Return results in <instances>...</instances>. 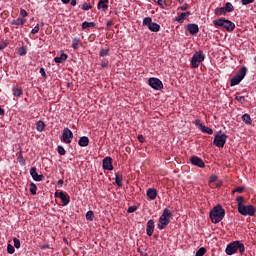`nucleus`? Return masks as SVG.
I'll return each instance as SVG.
<instances>
[{
    "instance_id": "c756f323",
    "label": "nucleus",
    "mask_w": 256,
    "mask_h": 256,
    "mask_svg": "<svg viewBox=\"0 0 256 256\" xmlns=\"http://www.w3.org/2000/svg\"><path fill=\"white\" fill-rule=\"evenodd\" d=\"M200 131H202V133H207L208 135H213V129L207 127V126H201Z\"/></svg>"
},
{
    "instance_id": "423d86ee",
    "label": "nucleus",
    "mask_w": 256,
    "mask_h": 256,
    "mask_svg": "<svg viewBox=\"0 0 256 256\" xmlns=\"http://www.w3.org/2000/svg\"><path fill=\"white\" fill-rule=\"evenodd\" d=\"M245 75H247V67L243 66L230 80V87H235V85H239V83H241V80L245 79Z\"/></svg>"
},
{
    "instance_id": "20e7f679",
    "label": "nucleus",
    "mask_w": 256,
    "mask_h": 256,
    "mask_svg": "<svg viewBox=\"0 0 256 256\" xmlns=\"http://www.w3.org/2000/svg\"><path fill=\"white\" fill-rule=\"evenodd\" d=\"M213 25L217 29H219V27H221L222 29H226V31H228L229 33H231V31H235V23L225 18H219L214 20Z\"/></svg>"
},
{
    "instance_id": "13d9d810",
    "label": "nucleus",
    "mask_w": 256,
    "mask_h": 256,
    "mask_svg": "<svg viewBox=\"0 0 256 256\" xmlns=\"http://www.w3.org/2000/svg\"><path fill=\"white\" fill-rule=\"evenodd\" d=\"M101 67L107 68L109 67V63L108 62H101Z\"/></svg>"
},
{
    "instance_id": "bb28decb",
    "label": "nucleus",
    "mask_w": 256,
    "mask_h": 256,
    "mask_svg": "<svg viewBox=\"0 0 256 256\" xmlns=\"http://www.w3.org/2000/svg\"><path fill=\"white\" fill-rule=\"evenodd\" d=\"M12 93H13L14 97H21V95H23V88L14 87L12 89Z\"/></svg>"
},
{
    "instance_id": "0eeeda50",
    "label": "nucleus",
    "mask_w": 256,
    "mask_h": 256,
    "mask_svg": "<svg viewBox=\"0 0 256 256\" xmlns=\"http://www.w3.org/2000/svg\"><path fill=\"white\" fill-rule=\"evenodd\" d=\"M238 213H240V215H243L244 217H247V215L249 217H255V213H256V208L253 205H241L240 207H238Z\"/></svg>"
},
{
    "instance_id": "ea45409f",
    "label": "nucleus",
    "mask_w": 256,
    "mask_h": 256,
    "mask_svg": "<svg viewBox=\"0 0 256 256\" xmlns=\"http://www.w3.org/2000/svg\"><path fill=\"white\" fill-rule=\"evenodd\" d=\"M157 5H159L161 9H165V7H167V2L165 0H158Z\"/></svg>"
},
{
    "instance_id": "0e129e2a",
    "label": "nucleus",
    "mask_w": 256,
    "mask_h": 256,
    "mask_svg": "<svg viewBox=\"0 0 256 256\" xmlns=\"http://www.w3.org/2000/svg\"><path fill=\"white\" fill-rule=\"evenodd\" d=\"M61 1H62V3H64V5H67L68 3L71 2V0H61Z\"/></svg>"
},
{
    "instance_id": "7ed1b4c3",
    "label": "nucleus",
    "mask_w": 256,
    "mask_h": 256,
    "mask_svg": "<svg viewBox=\"0 0 256 256\" xmlns=\"http://www.w3.org/2000/svg\"><path fill=\"white\" fill-rule=\"evenodd\" d=\"M172 218L173 213L171 212V210L165 208L159 218L158 229H160V231H163V229H167V226L171 223Z\"/></svg>"
},
{
    "instance_id": "1a4fd4ad",
    "label": "nucleus",
    "mask_w": 256,
    "mask_h": 256,
    "mask_svg": "<svg viewBox=\"0 0 256 256\" xmlns=\"http://www.w3.org/2000/svg\"><path fill=\"white\" fill-rule=\"evenodd\" d=\"M205 61V54L203 52H195L191 59V65L193 69H197L200 63Z\"/></svg>"
},
{
    "instance_id": "f704fd0d",
    "label": "nucleus",
    "mask_w": 256,
    "mask_h": 256,
    "mask_svg": "<svg viewBox=\"0 0 256 256\" xmlns=\"http://www.w3.org/2000/svg\"><path fill=\"white\" fill-rule=\"evenodd\" d=\"M235 100L238 101V103H241L242 105L245 103V96H240L239 93L235 95Z\"/></svg>"
},
{
    "instance_id": "680f3d73",
    "label": "nucleus",
    "mask_w": 256,
    "mask_h": 256,
    "mask_svg": "<svg viewBox=\"0 0 256 256\" xmlns=\"http://www.w3.org/2000/svg\"><path fill=\"white\" fill-rule=\"evenodd\" d=\"M3 115H5V109L0 106V117H3Z\"/></svg>"
},
{
    "instance_id": "8fccbe9b",
    "label": "nucleus",
    "mask_w": 256,
    "mask_h": 256,
    "mask_svg": "<svg viewBox=\"0 0 256 256\" xmlns=\"http://www.w3.org/2000/svg\"><path fill=\"white\" fill-rule=\"evenodd\" d=\"M137 211V206L128 207L127 213H135Z\"/></svg>"
},
{
    "instance_id": "3c124183",
    "label": "nucleus",
    "mask_w": 256,
    "mask_h": 256,
    "mask_svg": "<svg viewBox=\"0 0 256 256\" xmlns=\"http://www.w3.org/2000/svg\"><path fill=\"white\" fill-rule=\"evenodd\" d=\"M178 9H180V11H187L189 9V4H183Z\"/></svg>"
},
{
    "instance_id": "a878e982",
    "label": "nucleus",
    "mask_w": 256,
    "mask_h": 256,
    "mask_svg": "<svg viewBox=\"0 0 256 256\" xmlns=\"http://www.w3.org/2000/svg\"><path fill=\"white\" fill-rule=\"evenodd\" d=\"M115 183L119 187H123V175L115 173Z\"/></svg>"
},
{
    "instance_id": "9d476101",
    "label": "nucleus",
    "mask_w": 256,
    "mask_h": 256,
    "mask_svg": "<svg viewBox=\"0 0 256 256\" xmlns=\"http://www.w3.org/2000/svg\"><path fill=\"white\" fill-rule=\"evenodd\" d=\"M234 10H235V7H233V4H231V2H227L225 4V7L215 9V15H218V16L225 15L226 13H232V11Z\"/></svg>"
},
{
    "instance_id": "37998d69",
    "label": "nucleus",
    "mask_w": 256,
    "mask_h": 256,
    "mask_svg": "<svg viewBox=\"0 0 256 256\" xmlns=\"http://www.w3.org/2000/svg\"><path fill=\"white\" fill-rule=\"evenodd\" d=\"M7 253H9L10 255H13V253H15V247H13V245L11 244H8Z\"/></svg>"
},
{
    "instance_id": "473e14b6",
    "label": "nucleus",
    "mask_w": 256,
    "mask_h": 256,
    "mask_svg": "<svg viewBox=\"0 0 256 256\" xmlns=\"http://www.w3.org/2000/svg\"><path fill=\"white\" fill-rule=\"evenodd\" d=\"M8 46H9V42L7 40L0 41V51H3V49H7Z\"/></svg>"
},
{
    "instance_id": "cd10ccee",
    "label": "nucleus",
    "mask_w": 256,
    "mask_h": 256,
    "mask_svg": "<svg viewBox=\"0 0 256 256\" xmlns=\"http://www.w3.org/2000/svg\"><path fill=\"white\" fill-rule=\"evenodd\" d=\"M187 19V16H185V12H182L178 17L174 18V21H177L178 23H183Z\"/></svg>"
},
{
    "instance_id": "a18cd8bd",
    "label": "nucleus",
    "mask_w": 256,
    "mask_h": 256,
    "mask_svg": "<svg viewBox=\"0 0 256 256\" xmlns=\"http://www.w3.org/2000/svg\"><path fill=\"white\" fill-rule=\"evenodd\" d=\"M39 24H37L32 30H31V34L32 35H37V33H39Z\"/></svg>"
},
{
    "instance_id": "4468645a",
    "label": "nucleus",
    "mask_w": 256,
    "mask_h": 256,
    "mask_svg": "<svg viewBox=\"0 0 256 256\" xmlns=\"http://www.w3.org/2000/svg\"><path fill=\"white\" fill-rule=\"evenodd\" d=\"M102 167L105 171H113V158L106 157L102 161Z\"/></svg>"
},
{
    "instance_id": "864d4df0",
    "label": "nucleus",
    "mask_w": 256,
    "mask_h": 256,
    "mask_svg": "<svg viewBox=\"0 0 256 256\" xmlns=\"http://www.w3.org/2000/svg\"><path fill=\"white\" fill-rule=\"evenodd\" d=\"M20 15H21V17L25 18V17H27L29 14L25 11V9H21V10H20Z\"/></svg>"
},
{
    "instance_id": "a211bd4d",
    "label": "nucleus",
    "mask_w": 256,
    "mask_h": 256,
    "mask_svg": "<svg viewBox=\"0 0 256 256\" xmlns=\"http://www.w3.org/2000/svg\"><path fill=\"white\" fill-rule=\"evenodd\" d=\"M97 9L99 11H108L109 9V0H99L97 4Z\"/></svg>"
},
{
    "instance_id": "c9c22d12",
    "label": "nucleus",
    "mask_w": 256,
    "mask_h": 256,
    "mask_svg": "<svg viewBox=\"0 0 256 256\" xmlns=\"http://www.w3.org/2000/svg\"><path fill=\"white\" fill-rule=\"evenodd\" d=\"M207 253V249L205 247H201L197 250L195 256H204Z\"/></svg>"
},
{
    "instance_id": "412c9836",
    "label": "nucleus",
    "mask_w": 256,
    "mask_h": 256,
    "mask_svg": "<svg viewBox=\"0 0 256 256\" xmlns=\"http://www.w3.org/2000/svg\"><path fill=\"white\" fill-rule=\"evenodd\" d=\"M78 145L80 147H89V137H87V136L80 137V139L78 141Z\"/></svg>"
},
{
    "instance_id": "6e6552de",
    "label": "nucleus",
    "mask_w": 256,
    "mask_h": 256,
    "mask_svg": "<svg viewBox=\"0 0 256 256\" xmlns=\"http://www.w3.org/2000/svg\"><path fill=\"white\" fill-rule=\"evenodd\" d=\"M225 143H227V134L219 131L214 136L213 145H215V147H218L219 149H223L225 147Z\"/></svg>"
},
{
    "instance_id": "c85d7f7f",
    "label": "nucleus",
    "mask_w": 256,
    "mask_h": 256,
    "mask_svg": "<svg viewBox=\"0 0 256 256\" xmlns=\"http://www.w3.org/2000/svg\"><path fill=\"white\" fill-rule=\"evenodd\" d=\"M242 121L246 124V125H251V116L249 114H244L242 115Z\"/></svg>"
},
{
    "instance_id": "ddd939ff",
    "label": "nucleus",
    "mask_w": 256,
    "mask_h": 256,
    "mask_svg": "<svg viewBox=\"0 0 256 256\" xmlns=\"http://www.w3.org/2000/svg\"><path fill=\"white\" fill-rule=\"evenodd\" d=\"M62 139L67 145L71 143V140L73 139V132L71 131V129L64 128L62 132Z\"/></svg>"
},
{
    "instance_id": "b1692460",
    "label": "nucleus",
    "mask_w": 256,
    "mask_h": 256,
    "mask_svg": "<svg viewBox=\"0 0 256 256\" xmlns=\"http://www.w3.org/2000/svg\"><path fill=\"white\" fill-rule=\"evenodd\" d=\"M79 47H81V39L80 38H73L72 40V48L77 51V49H79Z\"/></svg>"
},
{
    "instance_id": "f257e3e1",
    "label": "nucleus",
    "mask_w": 256,
    "mask_h": 256,
    "mask_svg": "<svg viewBox=\"0 0 256 256\" xmlns=\"http://www.w3.org/2000/svg\"><path fill=\"white\" fill-rule=\"evenodd\" d=\"M237 251H239L240 255L245 254V244L241 243L239 240L229 243L225 249L226 255H235Z\"/></svg>"
},
{
    "instance_id": "79ce46f5",
    "label": "nucleus",
    "mask_w": 256,
    "mask_h": 256,
    "mask_svg": "<svg viewBox=\"0 0 256 256\" xmlns=\"http://www.w3.org/2000/svg\"><path fill=\"white\" fill-rule=\"evenodd\" d=\"M13 242H14V247H15L16 249H20V248H21V241H20L19 239L14 238V239H13Z\"/></svg>"
},
{
    "instance_id": "a19ab883",
    "label": "nucleus",
    "mask_w": 256,
    "mask_h": 256,
    "mask_svg": "<svg viewBox=\"0 0 256 256\" xmlns=\"http://www.w3.org/2000/svg\"><path fill=\"white\" fill-rule=\"evenodd\" d=\"M100 57H107L109 55V49H102L99 52Z\"/></svg>"
},
{
    "instance_id": "4be33fe9",
    "label": "nucleus",
    "mask_w": 256,
    "mask_h": 256,
    "mask_svg": "<svg viewBox=\"0 0 256 256\" xmlns=\"http://www.w3.org/2000/svg\"><path fill=\"white\" fill-rule=\"evenodd\" d=\"M25 23H27V19L25 18H17L11 21V25H16L17 27L25 25Z\"/></svg>"
},
{
    "instance_id": "bf43d9fd",
    "label": "nucleus",
    "mask_w": 256,
    "mask_h": 256,
    "mask_svg": "<svg viewBox=\"0 0 256 256\" xmlns=\"http://www.w3.org/2000/svg\"><path fill=\"white\" fill-rule=\"evenodd\" d=\"M63 183H65V181L63 179L58 180L57 185H59V187H63Z\"/></svg>"
},
{
    "instance_id": "6e6d98bb",
    "label": "nucleus",
    "mask_w": 256,
    "mask_h": 256,
    "mask_svg": "<svg viewBox=\"0 0 256 256\" xmlns=\"http://www.w3.org/2000/svg\"><path fill=\"white\" fill-rule=\"evenodd\" d=\"M138 141H139L140 143H145V138L143 137V135H139V136H138Z\"/></svg>"
},
{
    "instance_id": "4c0bfd02",
    "label": "nucleus",
    "mask_w": 256,
    "mask_h": 256,
    "mask_svg": "<svg viewBox=\"0 0 256 256\" xmlns=\"http://www.w3.org/2000/svg\"><path fill=\"white\" fill-rule=\"evenodd\" d=\"M81 9L83 11H89V9H93V6H91V4H87V2H85V3L82 4Z\"/></svg>"
},
{
    "instance_id": "de8ad7c7",
    "label": "nucleus",
    "mask_w": 256,
    "mask_h": 256,
    "mask_svg": "<svg viewBox=\"0 0 256 256\" xmlns=\"http://www.w3.org/2000/svg\"><path fill=\"white\" fill-rule=\"evenodd\" d=\"M251 3H255V0H241L242 5H251Z\"/></svg>"
},
{
    "instance_id": "2eb2a0df",
    "label": "nucleus",
    "mask_w": 256,
    "mask_h": 256,
    "mask_svg": "<svg viewBox=\"0 0 256 256\" xmlns=\"http://www.w3.org/2000/svg\"><path fill=\"white\" fill-rule=\"evenodd\" d=\"M190 163H192L195 167H200V169L205 168V162L198 156L190 157Z\"/></svg>"
},
{
    "instance_id": "7c9ffc66",
    "label": "nucleus",
    "mask_w": 256,
    "mask_h": 256,
    "mask_svg": "<svg viewBox=\"0 0 256 256\" xmlns=\"http://www.w3.org/2000/svg\"><path fill=\"white\" fill-rule=\"evenodd\" d=\"M95 25H96L95 22L85 21V22L82 23V29H89L91 27H95Z\"/></svg>"
},
{
    "instance_id": "e2e57ef3",
    "label": "nucleus",
    "mask_w": 256,
    "mask_h": 256,
    "mask_svg": "<svg viewBox=\"0 0 256 256\" xmlns=\"http://www.w3.org/2000/svg\"><path fill=\"white\" fill-rule=\"evenodd\" d=\"M70 5H72V7H75V5H77V0H71Z\"/></svg>"
},
{
    "instance_id": "69168bd1",
    "label": "nucleus",
    "mask_w": 256,
    "mask_h": 256,
    "mask_svg": "<svg viewBox=\"0 0 256 256\" xmlns=\"http://www.w3.org/2000/svg\"><path fill=\"white\" fill-rule=\"evenodd\" d=\"M186 17H189L191 15V11L184 12Z\"/></svg>"
},
{
    "instance_id": "c03bdc74",
    "label": "nucleus",
    "mask_w": 256,
    "mask_h": 256,
    "mask_svg": "<svg viewBox=\"0 0 256 256\" xmlns=\"http://www.w3.org/2000/svg\"><path fill=\"white\" fill-rule=\"evenodd\" d=\"M57 151H58L59 155H65L67 153L63 146H58Z\"/></svg>"
},
{
    "instance_id": "603ef678",
    "label": "nucleus",
    "mask_w": 256,
    "mask_h": 256,
    "mask_svg": "<svg viewBox=\"0 0 256 256\" xmlns=\"http://www.w3.org/2000/svg\"><path fill=\"white\" fill-rule=\"evenodd\" d=\"M40 75H42L43 79H47V73H45V68H40Z\"/></svg>"
},
{
    "instance_id": "49530a36",
    "label": "nucleus",
    "mask_w": 256,
    "mask_h": 256,
    "mask_svg": "<svg viewBox=\"0 0 256 256\" xmlns=\"http://www.w3.org/2000/svg\"><path fill=\"white\" fill-rule=\"evenodd\" d=\"M245 198H243V196H238L236 201L238 203V207H240V205H245L243 204V201H244Z\"/></svg>"
},
{
    "instance_id": "338daca9",
    "label": "nucleus",
    "mask_w": 256,
    "mask_h": 256,
    "mask_svg": "<svg viewBox=\"0 0 256 256\" xmlns=\"http://www.w3.org/2000/svg\"><path fill=\"white\" fill-rule=\"evenodd\" d=\"M44 26H45V22H41L40 27H44Z\"/></svg>"
},
{
    "instance_id": "39448f33",
    "label": "nucleus",
    "mask_w": 256,
    "mask_h": 256,
    "mask_svg": "<svg viewBox=\"0 0 256 256\" xmlns=\"http://www.w3.org/2000/svg\"><path fill=\"white\" fill-rule=\"evenodd\" d=\"M143 27H148L149 31L152 33H159L161 31V25L156 22H153L151 17H145L142 21Z\"/></svg>"
},
{
    "instance_id": "393cba45",
    "label": "nucleus",
    "mask_w": 256,
    "mask_h": 256,
    "mask_svg": "<svg viewBox=\"0 0 256 256\" xmlns=\"http://www.w3.org/2000/svg\"><path fill=\"white\" fill-rule=\"evenodd\" d=\"M67 59H68L67 54L62 53L59 57H55V58H54V61H55L56 63H65V61H67Z\"/></svg>"
},
{
    "instance_id": "58836bf2",
    "label": "nucleus",
    "mask_w": 256,
    "mask_h": 256,
    "mask_svg": "<svg viewBox=\"0 0 256 256\" xmlns=\"http://www.w3.org/2000/svg\"><path fill=\"white\" fill-rule=\"evenodd\" d=\"M245 191V187L243 186H239V187H236L234 190H232V193L235 194V193H243Z\"/></svg>"
},
{
    "instance_id": "774afa93",
    "label": "nucleus",
    "mask_w": 256,
    "mask_h": 256,
    "mask_svg": "<svg viewBox=\"0 0 256 256\" xmlns=\"http://www.w3.org/2000/svg\"><path fill=\"white\" fill-rule=\"evenodd\" d=\"M179 1V3H183V1H185V0H178Z\"/></svg>"
},
{
    "instance_id": "09e8293b",
    "label": "nucleus",
    "mask_w": 256,
    "mask_h": 256,
    "mask_svg": "<svg viewBox=\"0 0 256 256\" xmlns=\"http://www.w3.org/2000/svg\"><path fill=\"white\" fill-rule=\"evenodd\" d=\"M17 161L22 163V165H25V158H23V154H19Z\"/></svg>"
},
{
    "instance_id": "9b49d317",
    "label": "nucleus",
    "mask_w": 256,
    "mask_h": 256,
    "mask_svg": "<svg viewBox=\"0 0 256 256\" xmlns=\"http://www.w3.org/2000/svg\"><path fill=\"white\" fill-rule=\"evenodd\" d=\"M148 85L152 87V89H155V91H161V89H163V82L159 78H149Z\"/></svg>"
},
{
    "instance_id": "6ab92c4d",
    "label": "nucleus",
    "mask_w": 256,
    "mask_h": 256,
    "mask_svg": "<svg viewBox=\"0 0 256 256\" xmlns=\"http://www.w3.org/2000/svg\"><path fill=\"white\" fill-rule=\"evenodd\" d=\"M187 31L190 33V35H197V33H199V25L190 23L187 25Z\"/></svg>"
},
{
    "instance_id": "5701e85b",
    "label": "nucleus",
    "mask_w": 256,
    "mask_h": 256,
    "mask_svg": "<svg viewBox=\"0 0 256 256\" xmlns=\"http://www.w3.org/2000/svg\"><path fill=\"white\" fill-rule=\"evenodd\" d=\"M45 127H47V125H46L45 122L42 121V120H39V121L36 123V130H37L39 133H43V131H45Z\"/></svg>"
},
{
    "instance_id": "f03ea898",
    "label": "nucleus",
    "mask_w": 256,
    "mask_h": 256,
    "mask_svg": "<svg viewBox=\"0 0 256 256\" xmlns=\"http://www.w3.org/2000/svg\"><path fill=\"white\" fill-rule=\"evenodd\" d=\"M225 218V209H223V206L221 204L216 205L211 211H210V219L212 223H221L223 219Z\"/></svg>"
},
{
    "instance_id": "2f4dec72",
    "label": "nucleus",
    "mask_w": 256,
    "mask_h": 256,
    "mask_svg": "<svg viewBox=\"0 0 256 256\" xmlns=\"http://www.w3.org/2000/svg\"><path fill=\"white\" fill-rule=\"evenodd\" d=\"M93 219H95V214L93 213V211L89 210L86 213V220L87 221H93Z\"/></svg>"
},
{
    "instance_id": "f3484780",
    "label": "nucleus",
    "mask_w": 256,
    "mask_h": 256,
    "mask_svg": "<svg viewBox=\"0 0 256 256\" xmlns=\"http://www.w3.org/2000/svg\"><path fill=\"white\" fill-rule=\"evenodd\" d=\"M154 231H155V221H153V219H150L146 225V234L148 235V237H151Z\"/></svg>"
},
{
    "instance_id": "5fc2aeb1",
    "label": "nucleus",
    "mask_w": 256,
    "mask_h": 256,
    "mask_svg": "<svg viewBox=\"0 0 256 256\" xmlns=\"http://www.w3.org/2000/svg\"><path fill=\"white\" fill-rule=\"evenodd\" d=\"M195 125H196L197 127H199V129H201V127L204 126V125L201 123V120H196V121H195Z\"/></svg>"
},
{
    "instance_id": "4d7b16f0",
    "label": "nucleus",
    "mask_w": 256,
    "mask_h": 256,
    "mask_svg": "<svg viewBox=\"0 0 256 256\" xmlns=\"http://www.w3.org/2000/svg\"><path fill=\"white\" fill-rule=\"evenodd\" d=\"M215 181H217V176L212 175V176L210 177V183H215Z\"/></svg>"
},
{
    "instance_id": "72a5a7b5",
    "label": "nucleus",
    "mask_w": 256,
    "mask_h": 256,
    "mask_svg": "<svg viewBox=\"0 0 256 256\" xmlns=\"http://www.w3.org/2000/svg\"><path fill=\"white\" fill-rule=\"evenodd\" d=\"M18 55H20V57H25V55H27V48L25 47H20L18 49Z\"/></svg>"
},
{
    "instance_id": "052dcab7",
    "label": "nucleus",
    "mask_w": 256,
    "mask_h": 256,
    "mask_svg": "<svg viewBox=\"0 0 256 256\" xmlns=\"http://www.w3.org/2000/svg\"><path fill=\"white\" fill-rule=\"evenodd\" d=\"M113 25H114L113 21H108L106 24L108 29H109V27H113Z\"/></svg>"
},
{
    "instance_id": "f8f14e48",
    "label": "nucleus",
    "mask_w": 256,
    "mask_h": 256,
    "mask_svg": "<svg viewBox=\"0 0 256 256\" xmlns=\"http://www.w3.org/2000/svg\"><path fill=\"white\" fill-rule=\"evenodd\" d=\"M54 197H58V199H60L63 203L64 207H67V205L71 203V197H69V194H65L63 191L55 192Z\"/></svg>"
},
{
    "instance_id": "e433bc0d",
    "label": "nucleus",
    "mask_w": 256,
    "mask_h": 256,
    "mask_svg": "<svg viewBox=\"0 0 256 256\" xmlns=\"http://www.w3.org/2000/svg\"><path fill=\"white\" fill-rule=\"evenodd\" d=\"M30 193L32 195H37V185L35 183L30 184Z\"/></svg>"
},
{
    "instance_id": "dca6fc26",
    "label": "nucleus",
    "mask_w": 256,
    "mask_h": 256,
    "mask_svg": "<svg viewBox=\"0 0 256 256\" xmlns=\"http://www.w3.org/2000/svg\"><path fill=\"white\" fill-rule=\"evenodd\" d=\"M30 175L32 177V179H34V181H43L45 179V176H43V174H38L37 173V167H32L30 169Z\"/></svg>"
},
{
    "instance_id": "aec40b11",
    "label": "nucleus",
    "mask_w": 256,
    "mask_h": 256,
    "mask_svg": "<svg viewBox=\"0 0 256 256\" xmlns=\"http://www.w3.org/2000/svg\"><path fill=\"white\" fill-rule=\"evenodd\" d=\"M146 195L150 201H155L157 199V189L149 188L146 192Z\"/></svg>"
}]
</instances>
